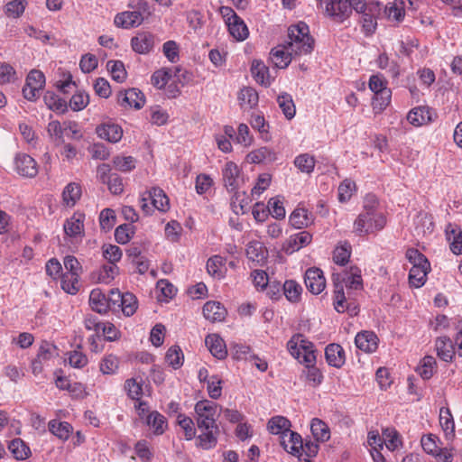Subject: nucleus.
<instances>
[{
    "mask_svg": "<svg viewBox=\"0 0 462 462\" xmlns=\"http://www.w3.org/2000/svg\"><path fill=\"white\" fill-rule=\"evenodd\" d=\"M328 17L336 23H343L352 14V11H362L365 0H319Z\"/></svg>",
    "mask_w": 462,
    "mask_h": 462,
    "instance_id": "obj_4",
    "label": "nucleus"
},
{
    "mask_svg": "<svg viewBox=\"0 0 462 462\" xmlns=\"http://www.w3.org/2000/svg\"><path fill=\"white\" fill-rule=\"evenodd\" d=\"M207 270L215 279H223L226 273V260L220 255H214L207 262Z\"/></svg>",
    "mask_w": 462,
    "mask_h": 462,
    "instance_id": "obj_34",
    "label": "nucleus"
},
{
    "mask_svg": "<svg viewBox=\"0 0 462 462\" xmlns=\"http://www.w3.org/2000/svg\"><path fill=\"white\" fill-rule=\"evenodd\" d=\"M380 11L379 3L366 4L365 2V8L362 11H356L362 14L363 28L367 33L374 32L376 27L375 14Z\"/></svg>",
    "mask_w": 462,
    "mask_h": 462,
    "instance_id": "obj_21",
    "label": "nucleus"
},
{
    "mask_svg": "<svg viewBox=\"0 0 462 462\" xmlns=\"http://www.w3.org/2000/svg\"><path fill=\"white\" fill-rule=\"evenodd\" d=\"M110 301L116 307L121 308L122 312L126 317L133 316L138 309L136 297L131 292L122 293L119 290L110 291Z\"/></svg>",
    "mask_w": 462,
    "mask_h": 462,
    "instance_id": "obj_13",
    "label": "nucleus"
},
{
    "mask_svg": "<svg viewBox=\"0 0 462 462\" xmlns=\"http://www.w3.org/2000/svg\"><path fill=\"white\" fill-rule=\"evenodd\" d=\"M325 356L328 364L337 368L341 367L346 361L344 349L338 344H329L327 346Z\"/></svg>",
    "mask_w": 462,
    "mask_h": 462,
    "instance_id": "obj_28",
    "label": "nucleus"
},
{
    "mask_svg": "<svg viewBox=\"0 0 462 462\" xmlns=\"http://www.w3.org/2000/svg\"><path fill=\"white\" fill-rule=\"evenodd\" d=\"M386 225V217L378 209V202L374 195H367L365 199L363 210L359 213L353 224V232L365 236L382 230Z\"/></svg>",
    "mask_w": 462,
    "mask_h": 462,
    "instance_id": "obj_2",
    "label": "nucleus"
},
{
    "mask_svg": "<svg viewBox=\"0 0 462 462\" xmlns=\"http://www.w3.org/2000/svg\"><path fill=\"white\" fill-rule=\"evenodd\" d=\"M295 56L291 50L285 47V43L273 48L271 51V60L276 68L285 69Z\"/></svg>",
    "mask_w": 462,
    "mask_h": 462,
    "instance_id": "obj_25",
    "label": "nucleus"
},
{
    "mask_svg": "<svg viewBox=\"0 0 462 462\" xmlns=\"http://www.w3.org/2000/svg\"><path fill=\"white\" fill-rule=\"evenodd\" d=\"M147 425L153 430L155 434H162L167 427L164 416L158 411L151 412L146 420Z\"/></svg>",
    "mask_w": 462,
    "mask_h": 462,
    "instance_id": "obj_49",
    "label": "nucleus"
},
{
    "mask_svg": "<svg viewBox=\"0 0 462 462\" xmlns=\"http://www.w3.org/2000/svg\"><path fill=\"white\" fill-rule=\"evenodd\" d=\"M81 197V187L79 183L70 182L63 189L62 200L67 207H73Z\"/></svg>",
    "mask_w": 462,
    "mask_h": 462,
    "instance_id": "obj_39",
    "label": "nucleus"
},
{
    "mask_svg": "<svg viewBox=\"0 0 462 462\" xmlns=\"http://www.w3.org/2000/svg\"><path fill=\"white\" fill-rule=\"evenodd\" d=\"M103 256L110 264H116L122 258L123 253L119 246L115 245H105L102 247Z\"/></svg>",
    "mask_w": 462,
    "mask_h": 462,
    "instance_id": "obj_63",
    "label": "nucleus"
},
{
    "mask_svg": "<svg viewBox=\"0 0 462 462\" xmlns=\"http://www.w3.org/2000/svg\"><path fill=\"white\" fill-rule=\"evenodd\" d=\"M285 47L295 56L310 54L314 49V39L310 35L309 26L300 22L288 29V39Z\"/></svg>",
    "mask_w": 462,
    "mask_h": 462,
    "instance_id": "obj_3",
    "label": "nucleus"
},
{
    "mask_svg": "<svg viewBox=\"0 0 462 462\" xmlns=\"http://www.w3.org/2000/svg\"><path fill=\"white\" fill-rule=\"evenodd\" d=\"M222 171L225 185L231 190L236 189L238 187L240 180V170L238 166L232 162H228L226 163Z\"/></svg>",
    "mask_w": 462,
    "mask_h": 462,
    "instance_id": "obj_32",
    "label": "nucleus"
},
{
    "mask_svg": "<svg viewBox=\"0 0 462 462\" xmlns=\"http://www.w3.org/2000/svg\"><path fill=\"white\" fill-rule=\"evenodd\" d=\"M195 413L197 425L199 430L215 428L217 419L220 414L219 406L209 400H202L196 403Z\"/></svg>",
    "mask_w": 462,
    "mask_h": 462,
    "instance_id": "obj_6",
    "label": "nucleus"
},
{
    "mask_svg": "<svg viewBox=\"0 0 462 462\" xmlns=\"http://www.w3.org/2000/svg\"><path fill=\"white\" fill-rule=\"evenodd\" d=\"M385 14L393 21L400 22L404 16V3L402 0H394L385 7Z\"/></svg>",
    "mask_w": 462,
    "mask_h": 462,
    "instance_id": "obj_57",
    "label": "nucleus"
},
{
    "mask_svg": "<svg viewBox=\"0 0 462 462\" xmlns=\"http://www.w3.org/2000/svg\"><path fill=\"white\" fill-rule=\"evenodd\" d=\"M290 354L300 363L306 366V377L313 385L319 384L323 380L321 372L314 366L316 355L314 345L307 340L303 335H294L287 343Z\"/></svg>",
    "mask_w": 462,
    "mask_h": 462,
    "instance_id": "obj_1",
    "label": "nucleus"
},
{
    "mask_svg": "<svg viewBox=\"0 0 462 462\" xmlns=\"http://www.w3.org/2000/svg\"><path fill=\"white\" fill-rule=\"evenodd\" d=\"M290 222L294 227L302 228L312 222V215L304 208H297L291 214Z\"/></svg>",
    "mask_w": 462,
    "mask_h": 462,
    "instance_id": "obj_37",
    "label": "nucleus"
},
{
    "mask_svg": "<svg viewBox=\"0 0 462 462\" xmlns=\"http://www.w3.org/2000/svg\"><path fill=\"white\" fill-rule=\"evenodd\" d=\"M258 93L251 87L243 88L238 93V101L245 109L254 107L258 104Z\"/></svg>",
    "mask_w": 462,
    "mask_h": 462,
    "instance_id": "obj_38",
    "label": "nucleus"
},
{
    "mask_svg": "<svg viewBox=\"0 0 462 462\" xmlns=\"http://www.w3.org/2000/svg\"><path fill=\"white\" fill-rule=\"evenodd\" d=\"M407 120L414 126H420L432 121V112L427 106H418L408 113Z\"/></svg>",
    "mask_w": 462,
    "mask_h": 462,
    "instance_id": "obj_27",
    "label": "nucleus"
},
{
    "mask_svg": "<svg viewBox=\"0 0 462 462\" xmlns=\"http://www.w3.org/2000/svg\"><path fill=\"white\" fill-rule=\"evenodd\" d=\"M406 258L411 265L409 273V282L411 286L414 288L422 287L430 271V262L424 254L414 248L407 250Z\"/></svg>",
    "mask_w": 462,
    "mask_h": 462,
    "instance_id": "obj_5",
    "label": "nucleus"
},
{
    "mask_svg": "<svg viewBox=\"0 0 462 462\" xmlns=\"http://www.w3.org/2000/svg\"><path fill=\"white\" fill-rule=\"evenodd\" d=\"M439 424L448 439L454 436L455 422L448 408L442 407L439 410Z\"/></svg>",
    "mask_w": 462,
    "mask_h": 462,
    "instance_id": "obj_43",
    "label": "nucleus"
},
{
    "mask_svg": "<svg viewBox=\"0 0 462 462\" xmlns=\"http://www.w3.org/2000/svg\"><path fill=\"white\" fill-rule=\"evenodd\" d=\"M280 439L281 446L284 450L300 459L301 451L303 449L301 436L295 431L290 430Z\"/></svg>",
    "mask_w": 462,
    "mask_h": 462,
    "instance_id": "obj_16",
    "label": "nucleus"
},
{
    "mask_svg": "<svg viewBox=\"0 0 462 462\" xmlns=\"http://www.w3.org/2000/svg\"><path fill=\"white\" fill-rule=\"evenodd\" d=\"M310 430L317 442H326L330 439V430L328 426L318 418L312 419Z\"/></svg>",
    "mask_w": 462,
    "mask_h": 462,
    "instance_id": "obj_36",
    "label": "nucleus"
},
{
    "mask_svg": "<svg viewBox=\"0 0 462 462\" xmlns=\"http://www.w3.org/2000/svg\"><path fill=\"white\" fill-rule=\"evenodd\" d=\"M291 421L283 416H273L267 423V430L271 434L279 435L280 438L291 430Z\"/></svg>",
    "mask_w": 462,
    "mask_h": 462,
    "instance_id": "obj_33",
    "label": "nucleus"
},
{
    "mask_svg": "<svg viewBox=\"0 0 462 462\" xmlns=\"http://www.w3.org/2000/svg\"><path fill=\"white\" fill-rule=\"evenodd\" d=\"M446 236L448 240L450 242V250L455 254H462V230L457 226L448 224L446 226Z\"/></svg>",
    "mask_w": 462,
    "mask_h": 462,
    "instance_id": "obj_35",
    "label": "nucleus"
},
{
    "mask_svg": "<svg viewBox=\"0 0 462 462\" xmlns=\"http://www.w3.org/2000/svg\"><path fill=\"white\" fill-rule=\"evenodd\" d=\"M423 450L436 458L437 462H452L454 453L452 448H441L439 439L429 434L421 438L420 440Z\"/></svg>",
    "mask_w": 462,
    "mask_h": 462,
    "instance_id": "obj_10",
    "label": "nucleus"
},
{
    "mask_svg": "<svg viewBox=\"0 0 462 462\" xmlns=\"http://www.w3.org/2000/svg\"><path fill=\"white\" fill-rule=\"evenodd\" d=\"M134 235V227L130 224H123L116 228L115 238L117 243L125 245Z\"/></svg>",
    "mask_w": 462,
    "mask_h": 462,
    "instance_id": "obj_64",
    "label": "nucleus"
},
{
    "mask_svg": "<svg viewBox=\"0 0 462 462\" xmlns=\"http://www.w3.org/2000/svg\"><path fill=\"white\" fill-rule=\"evenodd\" d=\"M154 46V35L146 31H140L131 39V47L138 54H148Z\"/></svg>",
    "mask_w": 462,
    "mask_h": 462,
    "instance_id": "obj_15",
    "label": "nucleus"
},
{
    "mask_svg": "<svg viewBox=\"0 0 462 462\" xmlns=\"http://www.w3.org/2000/svg\"><path fill=\"white\" fill-rule=\"evenodd\" d=\"M378 337L371 331H362L355 337V344L358 349L365 353H373L378 347Z\"/></svg>",
    "mask_w": 462,
    "mask_h": 462,
    "instance_id": "obj_23",
    "label": "nucleus"
},
{
    "mask_svg": "<svg viewBox=\"0 0 462 462\" xmlns=\"http://www.w3.org/2000/svg\"><path fill=\"white\" fill-rule=\"evenodd\" d=\"M151 14L147 2L141 1L137 10L125 11L116 15L114 23L117 27L130 29L141 25Z\"/></svg>",
    "mask_w": 462,
    "mask_h": 462,
    "instance_id": "obj_7",
    "label": "nucleus"
},
{
    "mask_svg": "<svg viewBox=\"0 0 462 462\" xmlns=\"http://www.w3.org/2000/svg\"><path fill=\"white\" fill-rule=\"evenodd\" d=\"M251 71L256 82L265 87L271 84L269 69L262 61L254 60Z\"/></svg>",
    "mask_w": 462,
    "mask_h": 462,
    "instance_id": "obj_46",
    "label": "nucleus"
},
{
    "mask_svg": "<svg viewBox=\"0 0 462 462\" xmlns=\"http://www.w3.org/2000/svg\"><path fill=\"white\" fill-rule=\"evenodd\" d=\"M304 282L307 289L315 295L321 293L326 287L323 272L319 268H310L305 273Z\"/></svg>",
    "mask_w": 462,
    "mask_h": 462,
    "instance_id": "obj_14",
    "label": "nucleus"
},
{
    "mask_svg": "<svg viewBox=\"0 0 462 462\" xmlns=\"http://www.w3.org/2000/svg\"><path fill=\"white\" fill-rule=\"evenodd\" d=\"M312 240V236L307 231H301L291 235L283 244L282 249L287 254L307 246Z\"/></svg>",
    "mask_w": 462,
    "mask_h": 462,
    "instance_id": "obj_18",
    "label": "nucleus"
},
{
    "mask_svg": "<svg viewBox=\"0 0 462 462\" xmlns=\"http://www.w3.org/2000/svg\"><path fill=\"white\" fill-rule=\"evenodd\" d=\"M177 423L184 431V437L187 440H190L196 436V429L191 418L185 414H179L177 417Z\"/></svg>",
    "mask_w": 462,
    "mask_h": 462,
    "instance_id": "obj_58",
    "label": "nucleus"
},
{
    "mask_svg": "<svg viewBox=\"0 0 462 462\" xmlns=\"http://www.w3.org/2000/svg\"><path fill=\"white\" fill-rule=\"evenodd\" d=\"M271 175L269 173H262L258 176L256 183L251 190V195L254 199H257L261 194L265 191L271 184Z\"/></svg>",
    "mask_w": 462,
    "mask_h": 462,
    "instance_id": "obj_59",
    "label": "nucleus"
},
{
    "mask_svg": "<svg viewBox=\"0 0 462 462\" xmlns=\"http://www.w3.org/2000/svg\"><path fill=\"white\" fill-rule=\"evenodd\" d=\"M203 314L208 320L217 322L225 319L226 310L220 302L208 301L203 307Z\"/></svg>",
    "mask_w": 462,
    "mask_h": 462,
    "instance_id": "obj_31",
    "label": "nucleus"
},
{
    "mask_svg": "<svg viewBox=\"0 0 462 462\" xmlns=\"http://www.w3.org/2000/svg\"><path fill=\"white\" fill-rule=\"evenodd\" d=\"M72 430V426L66 421L51 420L49 422V430L61 440H67L69 438Z\"/></svg>",
    "mask_w": 462,
    "mask_h": 462,
    "instance_id": "obj_41",
    "label": "nucleus"
},
{
    "mask_svg": "<svg viewBox=\"0 0 462 462\" xmlns=\"http://www.w3.org/2000/svg\"><path fill=\"white\" fill-rule=\"evenodd\" d=\"M89 304L93 310L100 314L106 313L108 309H114V305L110 301V294L106 297L100 289L91 291Z\"/></svg>",
    "mask_w": 462,
    "mask_h": 462,
    "instance_id": "obj_24",
    "label": "nucleus"
},
{
    "mask_svg": "<svg viewBox=\"0 0 462 462\" xmlns=\"http://www.w3.org/2000/svg\"><path fill=\"white\" fill-rule=\"evenodd\" d=\"M47 131L55 142L63 141V137L78 140L79 137V125L76 122L65 121L62 124L59 121H51Z\"/></svg>",
    "mask_w": 462,
    "mask_h": 462,
    "instance_id": "obj_12",
    "label": "nucleus"
},
{
    "mask_svg": "<svg viewBox=\"0 0 462 462\" xmlns=\"http://www.w3.org/2000/svg\"><path fill=\"white\" fill-rule=\"evenodd\" d=\"M58 355V349L53 344L43 342L39 348L37 356L32 362V374L35 376L41 374L44 367L49 366Z\"/></svg>",
    "mask_w": 462,
    "mask_h": 462,
    "instance_id": "obj_11",
    "label": "nucleus"
},
{
    "mask_svg": "<svg viewBox=\"0 0 462 462\" xmlns=\"http://www.w3.org/2000/svg\"><path fill=\"white\" fill-rule=\"evenodd\" d=\"M15 170L18 174L33 178L38 173V167L35 160L28 154H18L14 161Z\"/></svg>",
    "mask_w": 462,
    "mask_h": 462,
    "instance_id": "obj_19",
    "label": "nucleus"
},
{
    "mask_svg": "<svg viewBox=\"0 0 462 462\" xmlns=\"http://www.w3.org/2000/svg\"><path fill=\"white\" fill-rule=\"evenodd\" d=\"M436 370V360L433 356H427L420 363L417 368L418 374L425 380L432 377Z\"/></svg>",
    "mask_w": 462,
    "mask_h": 462,
    "instance_id": "obj_50",
    "label": "nucleus"
},
{
    "mask_svg": "<svg viewBox=\"0 0 462 462\" xmlns=\"http://www.w3.org/2000/svg\"><path fill=\"white\" fill-rule=\"evenodd\" d=\"M356 191V183L349 180H344L338 186V200L342 203L348 201Z\"/></svg>",
    "mask_w": 462,
    "mask_h": 462,
    "instance_id": "obj_62",
    "label": "nucleus"
},
{
    "mask_svg": "<svg viewBox=\"0 0 462 462\" xmlns=\"http://www.w3.org/2000/svg\"><path fill=\"white\" fill-rule=\"evenodd\" d=\"M85 215L81 212H75L64 223V231L70 237H80L84 234Z\"/></svg>",
    "mask_w": 462,
    "mask_h": 462,
    "instance_id": "obj_22",
    "label": "nucleus"
},
{
    "mask_svg": "<svg viewBox=\"0 0 462 462\" xmlns=\"http://www.w3.org/2000/svg\"><path fill=\"white\" fill-rule=\"evenodd\" d=\"M119 367V359L115 355L105 356L99 364L100 372L103 374H114Z\"/></svg>",
    "mask_w": 462,
    "mask_h": 462,
    "instance_id": "obj_51",
    "label": "nucleus"
},
{
    "mask_svg": "<svg viewBox=\"0 0 462 462\" xmlns=\"http://www.w3.org/2000/svg\"><path fill=\"white\" fill-rule=\"evenodd\" d=\"M383 444L390 451H394L402 448V442L401 435L394 429L387 428L383 430Z\"/></svg>",
    "mask_w": 462,
    "mask_h": 462,
    "instance_id": "obj_45",
    "label": "nucleus"
},
{
    "mask_svg": "<svg viewBox=\"0 0 462 462\" xmlns=\"http://www.w3.org/2000/svg\"><path fill=\"white\" fill-rule=\"evenodd\" d=\"M79 275L63 274L61 275V288L69 294H76L79 289Z\"/></svg>",
    "mask_w": 462,
    "mask_h": 462,
    "instance_id": "obj_60",
    "label": "nucleus"
},
{
    "mask_svg": "<svg viewBox=\"0 0 462 462\" xmlns=\"http://www.w3.org/2000/svg\"><path fill=\"white\" fill-rule=\"evenodd\" d=\"M302 288L295 281L289 280L283 284V293L291 302H297L301 295Z\"/></svg>",
    "mask_w": 462,
    "mask_h": 462,
    "instance_id": "obj_53",
    "label": "nucleus"
},
{
    "mask_svg": "<svg viewBox=\"0 0 462 462\" xmlns=\"http://www.w3.org/2000/svg\"><path fill=\"white\" fill-rule=\"evenodd\" d=\"M118 104L125 107H134L135 109H140L143 106L145 103L143 94L135 88L128 89L125 92H120L117 97Z\"/></svg>",
    "mask_w": 462,
    "mask_h": 462,
    "instance_id": "obj_17",
    "label": "nucleus"
},
{
    "mask_svg": "<svg viewBox=\"0 0 462 462\" xmlns=\"http://www.w3.org/2000/svg\"><path fill=\"white\" fill-rule=\"evenodd\" d=\"M217 432L218 427L200 430V434L198 437V446L203 449H210L217 445Z\"/></svg>",
    "mask_w": 462,
    "mask_h": 462,
    "instance_id": "obj_40",
    "label": "nucleus"
},
{
    "mask_svg": "<svg viewBox=\"0 0 462 462\" xmlns=\"http://www.w3.org/2000/svg\"><path fill=\"white\" fill-rule=\"evenodd\" d=\"M249 198L245 192H236L231 199V207L236 214H245L249 205Z\"/></svg>",
    "mask_w": 462,
    "mask_h": 462,
    "instance_id": "obj_56",
    "label": "nucleus"
},
{
    "mask_svg": "<svg viewBox=\"0 0 462 462\" xmlns=\"http://www.w3.org/2000/svg\"><path fill=\"white\" fill-rule=\"evenodd\" d=\"M141 208L146 215L152 214L154 209L166 212L170 208V201L162 189L152 188L143 194Z\"/></svg>",
    "mask_w": 462,
    "mask_h": 462,
    "instance_id": "obj_8",
    "label": "nucleus"
},
{
    "mask_svg": "<svg viewBox=\"0 0 462 462\" xmlns=\"http://www.w3.org/2000/svg\"><path fill=\"white\" fill-rule=\"evenodd\" d=\"M391 96L392 92L390 88L374 93L372 103L374 109L378 111L384 109L390 104Z\"/></svg>",
    "mask_w": 462,
    "mask_h": 462,
    "instance_id": "obj_61",
    "label": "nucleus"
},
{
    "mask_svg": "<svg viewBox=\"0 0 462 462\" xmlns=\"http://www.w3.org/2000/svg\"><path fill=\"white\" fill-rule=\"evenodd\" d=\"M156 291L158 292V300L164 302H168L171 300L177 292L176 287L165 279H162L157 282Z\"/></svg>",
    "mask_w": 462,
    "mask_h": 462,
    "instance_id": "obj_42",
    "label": "nucleus"
},
{
    "mask_svg": "<svg viewBox=\"0 0 462 462\" xmlns=\"http://www.w3.org/2000/svg\"><path fill=\"white\" fill-rule=\"evenodd\" d=\"M165 360L173 369H178L183 365L184 356L177 346H171L165 356Z\"/></svg>",
    "mask_w": 462,
    "mask_h": 462,
    "instance_id": "obj_52",
    "label": "nucleus"
},
{
    "mask_svg": "<svg viewBox=\"0 0 462 462\" xmlns=\"http://www.w3.org/2000/svg\"><path fill=\"white\" fill-rule=\"evenodd\" d=\"M274 156L270 152L268 146H260L247 155V161L252 163L272 162Z\"/></svg>",
    "mask_w": 462,
    "mask_h": 462,
    "instance_id": "obj_55",
    "label": "nucleus"
},
{
    "mask_svg": "<svg viewBox=\"0 0 462 462\" xmlns=\"http://www.w3.org/2000/svg\"><path fill=\"white\" fill-rule=\"evenodd\" d=\"M437 355L445 362H450L456 353L453 342L448 337H439L435 343Z\"/></svg>",
    "mask_w": 462,
    "mask_h": 462,
    "instance_id": "obj_29",
    "label": "nucleus"
},
{
    "mask_svg": "<svg viewBox=\"0 0 462 462\" xmlns=\"http://www.w3.org/2000/svg\"><path fill=\"white\" fill-rule=\"evenodd\" d=\"M277 102L287 119H291L294 117L296 108L291 95L283 93L278 96Z\"/></svg>",
    "mask_w": 462,
    "mask_h": 462,
    "instance_id": "obj_48",
    "label": "nucleus"
},
{
    "mask_svg": "<svg viewBox=\"0 0 462 462\" xmlns=\"http://www.w3.org/2000/svg\"><path fill=\"white\" fill-rule=\"evenodd\" d=\"M97 136L109 143H117L123 136L122 127L115 123L106 122L97 126Z\"/></svg>",
    "mask_w": 462,
    "mask_h": 462,
    "instance_id": "obj_20",
    "label": "nucleus"
},
{
    "mask_svg": "<svg viewBox=\"0 0 462 462\" xmlns=\"http://www.w3.org/2000/svg\"><path fill=\"white\" fill-rule=\"evenodd\" d=\"M205 344L213 356L217 359H224L227 350L224 340L217 334H210L206 337Z\"/></svg>",
    "mask_w": 462,
    "mask_h": 462,
    "instance_id": "obj_26",
    "label": "nucleus"
},
{
    "mask_svg": "<svg viewBox=\"0 0 462 462\" xmlns=\"http://www.w3.org/2000/svg\"><path fill=\"white\" fill-rule=\"evenodd\" d=\"M344 281L346 288L350 290L358 291L363 289L362 272L356 266L350 267L349 271L346 273Z\"/></svg>",
    "mask_w": 462,
    "mask_h": 462,
    "instance_id": "obj_44",
    "label": "nucleus"
},
{
    "mask_svg": "<svg viewBox=\"0 0 462 462\" xmlns=\"http://www.w3.org/2000/svg\"><path fill=\"white\" fill-rule=\"evenodd\" d=\"M414 226L417 236H428L434 230L433 217L426 212H420L414 218Z\"/></svg>",
    "mask_w": 462,
    "mask_h": 462,
    "instance_id": "obj_30",
    "label": "nucleus"
},
{
    "mask_svg": "<svg viewBox=\"0 0 462 462\" xmlns=\"http://www.w3.org/2000/svg\"><path fill=\"white\" fill-rule=\"evenodd\" d=\"M8 449L18 460L26 459L31 454L29 447L21 439H14L10 441Z\"/></svg>",
    "mask_w": 462,
    "mask_h": 462,
    "instance_id": "obj_47",
    "label": "nucleus"
},
{
    "mask_svg": "<svg viewBox=\"0 0 462 462\" xmlns=\"http://www.w3.org/2000/svg\"><path fill=\"white\" fill-rule=\"evenodd\" d=\"M219 12L225 20L230 34L237 41H244L249 35L245 22L229 6H221Z\"/></svg>",
    "mask_w": 462,
    "mask_h": 462,
    "instance_id": "obj_9",
    "label": "nucleus"
},
{
    "mask_svg": "<svg viewBox=\"0 0 462 462\" xmlns=\"http://www.w3.org/2000/svg\"><path fill=\"white\" fill-rule=\"evenodd\" d=\"M107 69L110 71L112 79L117 82H124L126 79L127 73L123 61L121 60H109L106 63Z\"/></svg>",
    "mask_w": 462,
    "mask_h": 462,
    "instance_id": "obj_54",
    "label": "nucleus"
}]
</instances>
